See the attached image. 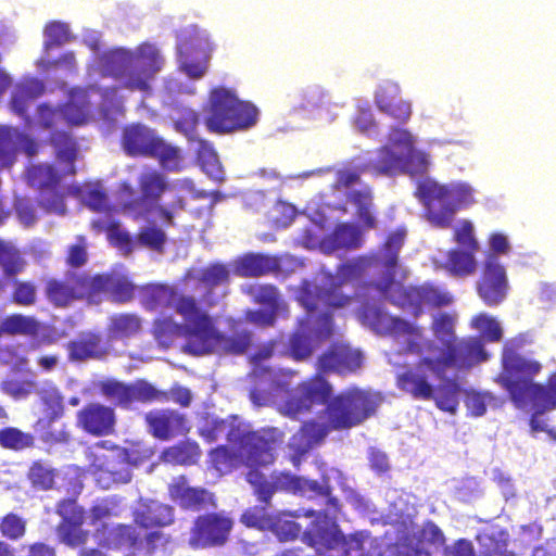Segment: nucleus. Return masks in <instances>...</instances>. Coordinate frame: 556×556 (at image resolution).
<instances>
[{"mask_svg": "<svg viewBox=\"0 0 556 556\" xmlns=\"http://www.w3.org/2000/svg\"><path fill=\"white\" fill-rule=\"evenodd\" d=\"M346 200L356 207V216L366 229H375L377 219L372 212V192L370 188L352 190L348 193Z\"/></svg>", "mask_w": 556, "mask_h": 556, "instance_id": "obj_43", "label": "nucleus"}, {"mask_svg": "<svg viewBox=\"0 0 556 556\" xmlns=\"http://www.w3.org/2000/svg\"><path fill=\"white\" fill-rule=\"evenodd\" d=\"M102 394L111 400L115 406L128 409L132 404L131 384L116 380H106L101 384Z\"/></svg>", "mask_w": 556, "mask_h": 556, "instance_id": "obj_53", "label": "nucleus"}, {"mask_svg": "<svg viewBox=\"0 0 556 556\" xmlns=\"http://www.w3.org/2000/svg\"><path fill=\"white\" fill-rule=\"evenodd\" d=\"M226 440L232 447L239 448L243 466L255 470L275 463V452L283 442L285 432L276 427L244 430L231 425L226 433Z\"/></svg>", "mask_w": 556, "mask_h": 556, "instance_id": "obj_10", "label": "nucleus"}, {"mask_svg": "<svg viewBox=\"0 0 556 556\" xmlns=\"http://www.w3.org/2000/svg\"><path fill=\"white\" fill-rule=\"evenodd\" d=\"M140 195H135V189L129 181L119 184V192L123 199L122 210L134 218H146L153 213L162 195L172 191L166 176L157 169H147L138 177Z\"/></svg>", "mask_w": 556, "mask_h": 556, "instance_id": "obj_14", "label": "nucleus"}, {"mask_svg": "<svg viewBox=\"0 0 556 556\" xmlns=\"http://www.w3.org/2000/svg\"><path fill=\"white\" fill-rule=\"evenodd\" d=\"M177 49L182 71L191 78L202 77L213 50L208 36L197 26H190L179 35Z\"/></svg>", "mask_w": 556, "mask_h": 556, "instance_id": "obj_18", "label": "nucleus"}, {"mask_svg": "<svg viewBox=\"0 0 556 556\" xmlns=\"http://www.w3.org/2000/svg\"><path fill=\"white\" fill-rule=\"evenodd\" d=\"M56 513L62 517L59 526L62 541L70 546H78L86 543L88 532L81 530L84 523V511L75 505L72 500H63L56 506Z\"/></svg>", "mask_w": 556, "mask_h": 556, "instance_id": "obj_31", "label": "nucleus"}, {"mask_svg": "<svg viewBox=\"0 0 556 556\" xmlns=\"http://www.w3.org/2000/svg\"><path fill=\"white\" fill-rule=\"evenodd\" d=\"M531 342L527 333L506 340L501 353V370L495 378L519 409H529L535 392H544L542 383L534 381L543 369L542 363L521 353Z\"/></svg>", "mask_w": 556, "mask_h": 556, "instance_id": "obj_2", "label": "nucleus"}, {"mask_svg": "<svg viewBox=\"0 0 556 556\" xmlns=\"http://www.w3.org/2000/svg\"><path fill=\"white\" fill-rule=\"evenodd\" d=\"M403 154L395 153L390 147L384 146L378 150L377 157L366 165V168L378 175L393 176L401 173Z\"/></svg>", "mask_w": 556, "mask_h": 556, "instance_id": "obj_46", "label": "nucleus"}, {"mask_svg": "<svg viewBox=\"0 0 556 556\" xmlns=\"http://www.w3.org/2000/svg\"><path fill=\"white\" fill-rule=\"evenodd\" d=\"M236 269L241 277H261L279 271L280 264L276 256L250 253L238 261Z\"/></svg>", "mask_w": 556, "mask_h": 556, "instance_id": "obj_38", "label": "nucleus"}, {"mask_svg": "<svg viewBox=\"0 0 556 556\" xmlns=\"http://www.w3.org/2000/svg\"><path fill=\"white\" fill-rule=\"evenodd\" d=\"M324 244H327L331 250L358 249L363 244V233L355 225L349 223L339 224L333 231L326 237Z\"/></svg>", "mask_w": 556, "mask_h": 556, "instance_id": "obj_40", "label": "nucleus"}, {"mask_svg": "<svg viewBox=\"0 0 556 556\" xmlns=\"http://www.w3.org/2000/svg\"><path fill=\"white\" fill-rule=\"evenodd\" d=\"M406 232L402 229L390 232L381 245L376 261L383 266L382 278L372 287L392 304L403 309H409L415 317L422 314L424 305L431 307L448 306L452 295L432 283L419 286H403L395 281L399 267V253L405 241Z\"/></svg>", "mask_w": 556, "mask_h": 556, "instance_id": "obj_1", "label": "nucleus"}, {"mask_svg": "<svg viewBox=\"0 0 556 556\" xmlns=\"http://www.w3.org/2000/svg\"><path fill=\"white\" fill-rule=\"evenodd\" d=\"M132 519L135 525L142 529L164 528L174 523L175 510L168 504L147 500L134 510Z\"/></svg>", "mask_w": 556, "mask_h": 556, "instance_id": "obj_32", "label": "nucleus"}, {"mask_svg": "<svg viewBox=\"0 0 556 556\" xmlns=\"http://www.w3.org/2000/svg\"><path fill=\"white\" fill-rule=\"evenodd\" d=\"M138 289L139 287L127 275L119 271L113 270L92 275L93 304L100 303L104 293H108L114 303H128L135 298Z\"/></svg>", "mask_w": 556, "mask_h": 556, "instance_id": "obj_25", "label": "nucleus"}, {"mask_svg": "<svg viewBox=\"0 0 556 556\" xmlns=\"http://www.w3.org/2000/svg\"><path fill=\"white\" fill-rule=\"evenodd\" d=\"M169 498L182 510L200 511L215 506L214 494L202 486H191L188 478L180 475L168 484Z\"/></svg>", "mask_w": 556, "mask_h": 556, "instance_id": "obj_27", "label": "nucleus"}, {"mask_svg": "<svg viewBox=\"0 0 556 556\" xmlns=\"http://www.w3.org/2000/svg\"><path fill=\"white\" fill-rule=\"evenodd\" d=\"M233 525V519L225 511L199 515L190 527L188 544L195 551L223 547L230 540Z\"/></svg>", "mask_w": 556, "mask_h": 556, "instance_id": "obj_17", "label": "nucleus"}, {"mask_svg": "<svg viewBox=\"0 0 556 556\" xmlns=\"http://www.w3.org/2000/svg\"><path fill=\"white\" fill-rule=\"evenodd\" d=\"M542 389L544 392H535L529 408L532 410L530 426L534 431L546 430V425L541 416L556 408V370L547 377L545 384L542 383Z\"/></svg>", "mask_w": 556, "mask_h": 556, "instance_id": "obj_37", "label": "nucleus"}, {"mask_svg": "<svg viewBox=\"0 0 556 556\" xmlns=\"http://www.w3.org/2000/svg\"><path fill=\"white\" fill-rule=\"evenodd\" d=\"M420 357L414 367H405L395 377L396 387L414 400L434 401L435 406L446 413L455 414L459 405L460 383L456 379H440L434 386L429 380L433 368L422 363Z\"/></svg>", "mask_w": 556, "mask_h": 556, "instance_id": "obj_7", "label": "nucleus"}, {"mask_svg": "<svg viewBox=\"0 0 556 556\" xmlns=\"http://www.w3.org/2000/svg\"><path fill=\"white\" fill-rule=\"evenodd\" d=\"M42 325L34 316L12 314L7 316L0 324V333L10 336L38 337Z\"/></svg>", "mask_w": 556, "mask_h": 556, "instance_id": "obj_41", "label": "nucleus"}, {"mask_svg": "<svg viewBox=\"0 0 556 556\" xmlns=\"http://www.w3.org/2000/svg\"><path fill=\"white\" fill-rule=\"evenodd\" d=\"M132 389V403H152V402H168V395L166 391L157 390L153 384L139 380L131 384Z\"/></svg>", "mask_w": 556, "mask_h": 556, "instance_id": "obj_58", "label": "nucleus"}, {"mask_svg": "<svg viewBox=\"0 0 556 556\" xmlns=\"http://www.w3.org/2000/svg\"><path fill=\"white\" fill-rule=\"evenodd\" d=\"M330 491L332 490L327 480L319 483L316 480L305 479L289 472V493L308 497H323L329 495Z\"/></svg>", "mask_w": 556, "mask_h": 556, "instance_id": "obj_51", "label": "nucleus"}, {"mask_svg": "<svg viewBox=\"0 0 556 556\" xmlns=\"http://www.w3.org/2000/svg\"><path fill=\"white\" fill-rule=\"evenodd\" d=\"M323 374L317 370L315 375L298 384V393L290 395L281 407L283 415L295 418L300 414L311 412L315 404H327L333 395V389Z\"/></svg>", "mask_w": 556, "mask_h": 556, "instance_id": "obj_20", "label": "nucleus"}, {"mask_svg": "<svg viewBox=\"0 0 556 556\" xmlns=\"http://www.w3.org/2000/svg\"><path fill=\"white\" fill-rule=\"evenodd\" d=\"M380 251L381 249L377 253L372 254L369 261H367L365 257H357L340 264L336 269V274L333 275L336 280L342 285L352 280H356L363 276L366 267L370 264H376L383 268V266L379 264L375 258V256H377Z\"/></svg>", "mask_w": 556, "mask_h": 556, "instance_id": "obj_52", "label": "nucleus"}, {"mask_svg": "<svg viewBox=\"0 0 556 556\" xmlns=\"http://www.w3.org/2000/svg\"><path fill=\"white\" fill-rule=\"evenodd\" d=\"M375 104L381 113L401 125L406 124L413 113L412 103L402 97L399 84L393 81H384L378 87Z\"/></svg>", "mask_w": 556, "mask_h": 556, "instance_id": "obj_29", "label": "nucleus"}, {"mask_svg": "<svg viewBox=\"0 0 556 556\" xmlns=\"http://www.w3.org/2000/svg\"><path fill=\"white\" fill-rule=\"evenodd\" d=\"M212 467L219 475H228L236 468L243 466L239 448L231 450L229 445H218L208 453Z\"/></svg>", "mask_w": 556, "mask_h": 556, "instance_id": "obj_44", "label": "nucleus"}, {"mask_svg": "<svg viewBox=\"0 0 556 556\" xmlns=\"http://www.w3.org/2000/svg\"><path fill=\"white\" fill-rule=\"evenodd\" d=\"M0 267L5 277H15L24 271L26 262L13 244L0 239Z\"/></svg>", "mask_w": 556, "mask_h": 556, "instance_id": "obj_49", "label": "nucleus"}, {"mask_svg": "<svg viewBox=\"0 0 556 556\" xmlns=\"http://www.w3.org/2000/svg\"><path fill=\"white\" fill-rule=\"evenodd\" d=\"M453 240L457 248L464 251L478 252L480 244L475 236V228L470 220L463 219L453 230Z\"/></svg>", "mask_w": 556, "mask_h": 556, "instance_id": "obj_56", "label": "nucleus"}, {"mask_svg": "<svg viewBox=\"0 0 556 556\" xmlns=\"http://www.w3.org/2000/svg\"><path fill=\"white\" fill-rule=\"evenodd\" d=\"M11 301L17 306H33L37 302V287L31 281L14 280Z\"/></svg>", "mask_w": 556, "mask_h": 556, "instance_id": "obj_61", "label": "nucleus"}, {"mask_svg": "<svg viewBox=\"0 0 556 556\" xmlns=\"http://www.w3.org/2000/svg\"><path fill=\"white\" fill-rule=\"evenodd\" d=\"M0 446L4 450L21 452L35 446V437L16 427H4L0 429Z\"/></svg>", "mask_w": 556, "mask_h": 556, "instance_id": "obj_48", "label": "nucleus"}, {"mask_svg": "<svg viewBox=\"0 0 556 556\" xmlns=\"http://www.w3.org/2000/svg\"><path fill=\"white\" fill-rule=\"evenodd\" d=\"M295 517L298 515L288 511L270 514L266 507L253 506L242 513L240 521L249 528L269 531L279 541L288 542L298 539L302 532Z\"/></svg>", "mask_w": 556, "mask_h": 556, "instance_id": "obj_19", "label": "nucleus"}, {"mask_svg": "<svg viewBox=\"0 0 556 556\" xmlns=\"http://www.w3.org/2000/svg\"><path fill=\"white\" fill-rule=\"evenodd\" d=\"M247 481L253 486L257 500L269 505L276 492H289V472H277L271 475V480L257 469L250 470L245 476Z\"/></svg>", "mask_w": 556, "mask_h": 556, "instance_id": "obj_36", "label": "nucleus"}, {"mask_svg": "<svg viewBox=\"0 0 556 556\" xmlns=\"http://www.w3.org/2000/svg\"><path fill=\"white\" fill-rule=\"evenodd\" d=\"M144 422L149 433L160 441H169L190 431L186 416L174 409L150 410L144 415Z\"/></svg>", "mask_w": 556, "mask_h": 556, "instance_id": "obj_26", "label": "nucleus"}, {"mask_svg": "<svg viewBox=\"0 0 556 556\" xmlns=\"http://www.w3.org/2000/svg\"><path fill=\"white\" fill-rule=\"evenodd\" d=\"M141 318L135 313L114 314L110 317L108 333L112 339H128L141 330Z\"/></svg>", "mask_w": 556, "mask_h": 556, "instance_id": "obj_42", "label": "nucleus"}, {"mask_svg": "<svg viewBox=\"0 0 556 556\" xmlns=\"http://www.w3.org/2000/svg\"><path fill=\"white\" fill-rule=\"evenodd\" d=\"M99 63L102 74L116 80L119 88L150 94L152 81L164 60L154 46L143 43L135 50L115 48L105 51Z\"/></svg>", "mask_w": 556, "mask_h": 556, "instance_id": "obj_3", "label": "nucleus"}, {"mask_svg": "<svg viewBox=\"0 0 556 556\" xmlns=\"http://www.w3.org/2000/svg\"><path fill=\"white\" fill-rule=\"evenodd\" d=\"M289 352L294 361H303L312 355L313 348L307 332L294 331L289 340Z\"/></svg>", "mask_w": 556, "mask_h": 556, "instance_id": "obj_63", "label": "nucleus"}, {"mask_svg": "<svg viewBox=\"0 0 556 556\" xmlns=\"http://www.w3.org/2000/svg\"><path fill=\"white\" fill-rule=\"evenodd\" d=\"M87 240L84 236L76 237L74 244L67 248L65 264L74 270L81 268L88 263Z\"/></svg>", "mask_w": 556, "mask_h": 556, "instance_id": "obj_64", "label": "nucleus"}, {"mask_svg": "<svg viewBox=\"0 0 556 556\" xmlns=\"http://www.w3.org/2000/svg\"><path fill=\"white\" fill-rule=\"evenodd\" d=\"M138 294L141 305L150 312L168 308L170 306L176 308L177 302L185 296H178L176 289L165 283H147L140 286Z\"/></svg>", "mask_w": 556, "mask_h": 556, "instance_id": "obj_35", "label": "nucleus"}, {"mask_svg": "<svg viewBox=\"0 0 556 556\" xmlns=\"http://www.w3.org/2000/svg\"><path fill=\"white\" fill-rule=\"evenodd\" d=\"M184 320L186 321L185 327L174 321L170 317L154 320L152 333L160 346L168 349L177 338L182 336L186 338V329L189 323L185 318Z\"/></svg>", "mask_w": 556, "mask_h": 556, "instance_id": "obj_45", "label": "nucleus"}, {"mask_svg": "<svg viewBox=\"0 0 556 556\" xmlns=\"http://www.w3.org/2000/svg\"><path fill=\"white\" fill-rule=\"evenodd\" d=\"M110 544L115 546L137 547L142 539L138 530L131 525L119 523L110 531Z\"/></svg>", "mask_w": 556, "mask_h": 556, "instance_id": "obj_57", "label": "nucleus"}, {"mask_svg": "<svg viewBox=\"0 0 556 556\" xmlns=\"http://www.w3.org/2000/svg\"><path fill=\"white\" fill-rule=\"evenodd\" d=\"M470 324L488 342H500L503 338V330L498 321L485 313L473 316Z\"/></svg>", "mask_w": 556, "mask_h": 556, "instance_id": "obj_55", "label": "nucleus"}, {"mask_svg": "<svg viewBox=\"0 0 556 556\" xmlns=\"http://www.w3.org/2000/svg\"><path fill=\"white\" fill-rule=\"evenodd\" d=\"M444 350L439 357L425 356L422 363L433 368V375L438 379H448L446 370H468L477 364L485 362L489 357L481 339L469 337L458 340H447Z\"/></svg>", "mask_w": 556, "mask_h": 556, "instance_id": "obj_15", "label": "nucleus"}, {"mask_svg": "<svg viewBox=\"0 0 556 556\" xmlns=\"http://www.w3.org/2000/svg\"><path fill=\"white\" fill-rule=\"evenodd\" d=\"M58 471L43 460H35L29 466L27 479L36 490L48 491L53 489Z\"/></svg>", "mask_w": 556, "mask_h": 556, "instance_id": "obj_50", "label": "nucleus"}, {"mask_svg": "<svg viewBox=\"0 0 556 556\" xmlns=\"http://www.w3.org/2000/svg\"><path fill=\"white\" fill-rule=\"evenodd\" d=\"M476 253L460 249H451L447 253L445 267L454 276H469L477 269Z\"/></svg>", "mask_w": 556, "mask_h": 556, "instance_id": "obj_47", "label": "nucleus"}, {"mask_svg": "<svg viewBox=\"0 0 556 556\" xmlns=\"http://www.w3.org/2000/svg\"><path fill=\"white\" fill-rule=\"evenodd\" d=\"M0 533L8 540L17 541L26 533V520L17 514L9 513L0 520Z\"/></svg>", "mask_w": 556, "mask_h": 556, "instance_id": "obj_62", "label": "nucleus"}, {"mask_svg": "<svg viewBox=\"0 0 556 556\" xmlns=\"http://www.w3.org/2000/svg\"><path fill=\"white\" fill-rule=\"evenodd\" d=\"M176 312L189 323L184 351L190 355L208 354L216 344H219L226 354L241 355L251 345L250 331L244 330L231 336L219 333L210 315L199 307L193 296L181 298L177 302Z\"/></svg>", "mask_w": 556, "mask_h": 556, "instance_id": "obj_4", "label": "nucleus"}, {"mask_svg": "<svg viewBox=\"0 0 556 556\" xmlns=\"http://www.w3.org/2000/svg\"><path fill=\"white\" fill-rule=\"evenodd\" d=\"M121 146L130 157H152L167 170L180 167V149L167 143L156 131L147 125L134 123L126 125L122 131Z\"/></svg>", "mask_w": 556, "mask_h": 556, "instance_id": "obj_11", "label": "nucleus"}, {"mask_svg": "<svg viewBox=\"0 0 556 556\" xmlns=\"http://www.w3.org/2000/svg\"><path fill=\"white\" fill-rule=\"evenodd\" d=\"M38 205L47 213L64 215L66 205L64 193L61 190V184L58 187L47 188L38 193Z\"/></svg>", "mask_w": 556, "mask_h": 556, "instance_id": "obj_54", "label": "nucleus"}, {"mask_svg": "<svg viewBox=\"0 0 556 556\" xmlns=\"http://www.w3.org/2000/svg\"><path fill=\"white\" fill-rule=\"evenodd\" d=\"M342 286L329 273L321 285L304 280L299 288L296 300L306 311V321L313 323V332L320 339L333 332L331 312L349 307L355 301V295L345 294Z\"/></svg>", "mask_w": 556, "mask_h": 556, "instance_id": "obj_5", "label": "nucleus"}, {"mask_svg": "<svg viewBox=\"0 0 556 556\" xmlns=\"http://www.w3.org/2000/svg\"><path fill=\"white\" fill-rule=\"evenodd\" d=\"M416 197L425 206L427 220L438 228L450 227L457 211L476 202L470 185L462 181L439 184L430 178L418 182Z\"/></svg>", "mask_w": 556, "mask_h": 556, "instance_id": "obj_6", "label": "nucleus"}, {"mask_svg": "<svg viewBox=\"0 0 556 556\" xmlns=\"http://www.w3.org/2000/svg\"><path fill=\"white\" fill-rule=\"evenodd\" d=\"M300 429L302 435L307 438L313 446L320 444L330 432L337 431V428L331 425L330 419H325V422L311 419L303 422Z\"/></svg>", "mask_w": 556, "mask_h": 556, "instance_id": "obj_60", "label": "nucleus"}, {"mask_svg": "<svg viewBox=\"0 0 556 556\" xmlns=\"http://www.w3.org/2000/svg\"><path fill=\"white\" fill-rule=\"evenodd\" d=\"M258 121V109L240 100L224 87L214 88L208 98L205 126L213 134H232L252 128Z\"/></svg>", "mask_w": 556, "mask_h": 556, "instance_id": "obj_8", "label": "nucleus"}, {"mask_svg": "<svg viewBox=\"0 0 556 556\" xmlns=\"http://www.w3.org/2000/svg\"><path fill=\"white\" fill-rule=\"evenodd\" d=\"M364 363V356L359 350L351 345L334 342L318 357L317 370L324 374L334 372L348 376L357 372Z\"/></svg>", "mask_w": 556, "mask_h": 556, "instance_id": "obj_24", "label": "nucleus"}, {"mask_svg": "<svg viewBox=\"0 0 556 556\" xmlns=\"http://www.w3.org/2000/svg\"><path fill=\"white\" fill-rule=\"evenodd\" d=\"M43 292L54 308H67L77 302L93 304L92 275L85 270L67 269L62 277L46 279Z\"/></svg>", "mask_w": 556, "mask_h": 556, "instance_id": "obj_16", "label": "nucleus"}, {"mask_svg": "<svg viewBox=\"0 0 556 556\" xmlns=\"http://www.w3.org/2000/svg\"><path fill=\"white\" fill-rule=\"evenodd\" d=\"M305 517H314L311 525L303 531V541L316 551L339 548L343 542V533L339 526L325 511L306 510Z\"/></svg>", "mask_w": 556, "mask_h": 556, "instance_id": "obj_23", "label": "nucleus"}, {"mask_svg": "<svg viewBox=\"0 0 556 556\" xmlns=\"http://www.w3.org/2000/svg\"><path fill=\"white\" fill-rule=\"evenodd\" d=\"M66 350L72 362L102 359L109 353L102 334L94 331L81 332L76 339L67 342Z\"/></svg>", "mask_w": 556, "mask_h": 556, "instance_id": "obj_33", "label": "nucleus"}, {"mask_svg": "<svg viewBox=\"0 0 556 556\" xmlns=\"http://www.w3.org/2000/svg\"><path fill=\"white\" fill-rule=\"evenodd\" d=\"M201 455L202 451L199 443L187 439L165 447L160 459L174 466H192L199 462Z\"/></svg>", "mask_w": 556, "mask_h": 556, "instance_id": "obj_39", "label": "nucleus"}, {"mask_svg": "<svg viewBox=\"0 0 556 556\" xmlns=\"http://www.w3.org/2000/svg\"><path fill=\"white\" fill-rule=\"evenodd\" d=\"M18 151L27 156H35L38 143L29 135L12 126H0V167H10L16 160Z\"/></svg>", "mask_w": 556, "mask_h": 556, "instance_id": "obj_30", "label": "nucleus"}, {"mask_svg": "<svg viewBox=\"0 0 556 556\" xmlns=\"http://www.w3.org/2000/svg\"><path fill=\"white\" fill-rule=\"evenodd\" d=\"M380 403L378 392L352 386L329 399L324 407V417L331 420L337 431H348L374 417Z\"/></svg>", "mask_w": 556, "mask_h": 556, "instance_id": "obj_9", "label": "nucleus"}, {"mask_svg": "<svg viewBox=\"0 0 556 556\" xmlns=\"http://www.w3.org/2000/svg\"><path fill=\"white\" fill-rule=\"evenodd\" d=\"M430 164L429 154L416 150L414 147L405 151L403 154V166L401 173L410 175H422L427 172Z\"/></svg>", "mask_w": 556, "mask_h": 556, "instance_id": "obj_59", "label": "nucleus"}, {"mask_svg": "<svg viewBox=\"0 0 556 556\" xmlns=\"http://www.w3.org/2000/svg\"><path fill=\"white\" fill-rule=\"evenodd\" d=\"M184 280L193 283L191 289L200 293L199 299L194 300L203 309L202 306L212 307L216 304L214 290L229 283L230 271L225 264L212 263L194 273H187Z\"/></svg>", "mask_w": 556, "mask_h": 556, "instance_id": "obj_21", "label": "nucleus"}, {"mask_svg": "<svg viewBox=\"0 0 556 556\" xmlns=\"http://www.w3.org/2000/svg\"><path fill=\"white\" fill-rule=\"evenodd\" d=\"M49 142L54 148L55 159L62 164V168L58 170L52 164L47 163L30 165L26 172L27 181L38 192L58 187L63 177L76 174L75 162L79 147L74 137L70 132L55 130L51 132Z\"/></svg>", "mask_w": 556, "mask_h": 556, "instance_id": "obj_12", "label": "nucleus"}, {"mask_svg": "<svg viewBox=\"0 0 556 556\" xmlns=\"http://www.w3.org/2000/svg\"><path fill=\"white\" fill-rule=\"evenodd\" d=\"M508 281L504 266L494 254H489L484 261L477 292L483 303L490 307L500 305L506 298Z\"/></svg>", "mask_w": 556, "mask_h": 556, "instance_id": "obj_22", "label": "nucleus"}, {"mask_svg": "<svg viewBox=\"0 0 556 556\" xmlns=\"http://www.w3.org/2000/svg\"><path fill=\"white\" fill-rule=\"evenodd\" d=\"M199 124V115L194 111H187L181 116H179L175 123L174 127L177 131L185 135L190 141H199L201 147L204 150V154L206 155V160L202 161V167L210 173V175H214L218 177L220 168L216 159V154L213 151V148L205 142L204 140H200L197 136V126Z\"/></svg>", "mask_w": 556, "mask_h": 556, "instance_id": "obj_34", "label": "nucleus"}, {"mask_svg": "<svg viewBox=\"0 0 556 556\" xmlns=\"http://www.w3.org/2000/svg\"><path fill=\"white\" fill-rule=\"evenodd\" d=\"M361 321L380 334L405 337L404 354L421 355L433 346L425 338L424 328L399 316H392L380 307L364 305L358 309Z\"/></svg>", "mask_w": 556, "mask_h": 556, "instance_id": "obj_13", "label": "nucleus"}, {"mask_svg": "<svg viewBox=\"0 0 556 556\" xmlns=\"http://www.w3.org/2000/svg\"><path fill=\"white\" fill-rule=\"evenodd\" d=\"M115 424L114 409L100 403H88L76 414L77 427L93 437L112 434L115 430Z\"/></svg>", "mask_w": 556, "mask_h": 556, "instance_id": "obj_28", "label": "nucleus"}]
</instances>
